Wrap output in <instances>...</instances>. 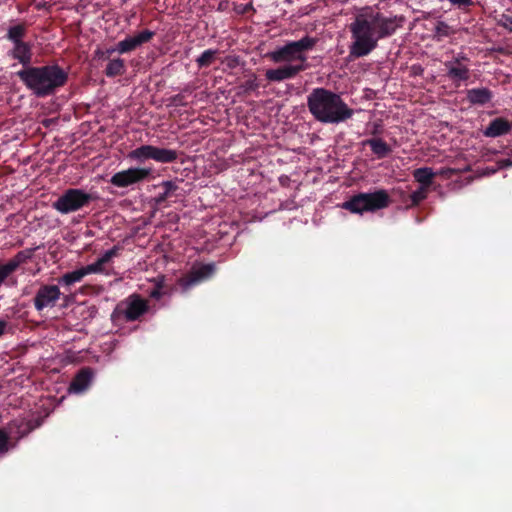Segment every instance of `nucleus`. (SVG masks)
Here are the masks:
<instances>
[{"label":"nucleus","instance_id":"obj_1","mask_svg":"<svg viewBox=\"0 0 512 512\" xmlns=\"http://www.w3.org/2000/svg\"><path fill=\"white\" fill-rule=\"evenodd\" d=\"M404 20L403 16H385L371 7L361 9L349 25L352 39L350 56H367L377 47L379 40L392 36L402 27Z\"/></svg>","mask_w":512,"mask_h":512},{"label":"nucleus","instance_id":"obj_2","mask_svg":"<svg viewBox=\"0 0 512 512\" xmlns=\"http://www.w3.org/2000/svg\"><path fill=\"white\" fill-rule=\"evenodd\" d=\"M17 76L36 97H46L63 87L67 72L59 65L27 66L17 72Z\"/></svg>","mask_w":512,"mask_h":512},{"label":"nucleus","instance_id":"obj_3","mask_svg":"<svg viewBox=\"0 0 512 512\" xmlns=\"http://www.w3.org/2000/svg\"><path fill=\"white\" fill-rule=\"evenodd\" d=\"M312 115L322 123L338 124L353 114L340 95L324 88L314 89L307 99Z\"/></svg>","mask_w":512,"mask_h":512},{"label":"nucleus","instance_id":"obj_4","mask_svg":"<svg viewBox=\"0 0 512 512\" xmlns=\"http://www.w3.org/2000/svg\"><path fill=\"white\" fill-rule=\"evenodd\" d=\"M315 44L314 38L305 36L298 41H288L284 45L278 46L267 56L274 63L307 65L306 53L312 50Z\"/></svg>","mask_w":512,"mask_h":512},{"label":"nucleus","instance_id":"obj_5","mask_svg":"<svg viewBox=\"0 0 512 512\" xmlns=\"http://www.w3.org/2000/svg\"><path fill=\"white\" fill-rule=\"evenodd\" d=\"M391 203L390 195L384 189L371 193L360 192L342 203V208L354 213L375 212L387 208Z\"/></svg>","mask_w":512,"mask_h":512},{"label":"nucleus","instance_id":"obj_6","mask_svg":"<svg viewBox=\"0 0 512 512\" xmlns=\"http://www.w3.org/2000/svg\"><path fill=\"white\" fill-rule=\"evenodd\" d=\"M93 200L90 193L79 188H69L52 203V207L61 214H70L88 206Z\"/></svg>","mask_w":512,"mask_h":512},{"label":"nucleus","instance_id":"obj_7","mask_svg":"<svg viewBox=\"0 0 512 512\" xmlns=\"http://www.w3.org/2000/svg\"><path fill=\"white\" fill-rule=\"evenodd\" d=\"M128 157L137 161L153 159L160 163H172L178 158V153L173 149L160 148L153 145H142L132 150Z\"/></svg>","mask_w":512,"mask_h":512},{"label":"nucleus","instance_id":"obj_8","mask_svg":"<svg viewBox=\"0 0 512 512\" xmlns=\"http://www.w3.org/2000/svg\"><path fill=\"white\" fill-rule=\"evenodd\" d=\"M152 173L151 168L132 167L127 170H122L115 173L110 183L119 188H126L128 186L140 183L149 178Z\"/></svg>","mask_w":512,"mask_h":512},{"label":"nucleus","instance_id":"obj_9","mask_svg":"<svg viewBox=\"0 0 512 512\" xmlns=\"http://www.w3.org/2000/svg\"><path fill=\"white\" fill-rule=\"evenodd\" d=\"M214 271V264H203L197 268H193L189 273L180 277L178 279V285L181 287L182 291L186 292L202 281L210 278Z\"/></svg>","mask_w":512,"mask_h":512},{"label":"nucleus","instance_id":"obj_10","mask_svg":"<svg viewBox=\"0 0 512 512\" xmlns=\"http://www.w3.org/2000/svg\"><path fill=\"white\" fill-rule=\"evenodd\" d=\"M155 33L150 30H143L139 32L136 35L128 36L125 39L119 41L115 47L107 49L108 54L112 53H119V54H125L129 53L131 51H134L141 45L149 42L153 37Z\"/></svg>","mask_w":512,"mask_h":512},{"label":"nucleus","instance_id":"obj_11","mask_svg":"<svg viewBox=\"0 0 512 512\" xmlns=\"http://www.w3.org/2000/svg\"><path fill=\"white\" fill-rule=\"evenodd\" d=\"M469 59L463 53H458L452 60L445 62L448 77L454 82L466 81L470 77Z\"/></svg>","mask_w":512,"mask_h":512},{"label":"nucleus","instance_id":"obj_12","mask_svg":"<svg viewBox=\"0 0 512 512\" xmlns=\"http://www.w3.org/2000/svg\"><path fill=\"white\" fill-rule=\"evenodd\" d=\"M148 308V302L139 295L134 294L129 297L126 308L121 309V306L118 305L113 315L116 313L122 314L126 321L131 322L138 320L148 311Z\"/></svg>","mask_w":512,"mask_h":512},{"label":"nucleus","instance_id":"obj_13","mask_svg":"<svg viewBox=\"0 0 512 512\" xmlns=\"http://www.w3.org/2000/svg\"><path fill=\"white\" fill-rule=\"evenodd\" d=\"M61 295L60 289L56 285H42L34 297V307L37 311L45 308H52L56 305Z\"/></svg>","mask_w":512,"mask_h":512},{"label":"nucleus","instance_id":"obj_14","mask_svg":"<svg viewBox=\"0 0 512 512\" xmlns=\"http://www.w3.org/2000/svg\"><path fill=\"white\" fill-rule=\"evenodd\" d=\"M308 65L285 64L275 69H268L265 77L270 82H281L295 78L300 72L306 70Z\"/></svg>","mask_w":512,"mask_h":512},{"label":"nucleus","instance_id":"obj_15","mask_svg":"<svg viewBox=\"0 0 512 512\" xmlns=\"http://www.w3.org/2000/svg\"><path fill=\"white\" fill-rule=\"evenodd\" d=\"M94 377L93 369L84 367L72 379L69 391L73 393H81L85 391L91 384Z\"/></svg>","mask_w":512,"mask_h":512},{"label":"nucleus","instance_id":"obj_16","mask_svg":"<svg viewBox=\"0 0 512 512\" xmlns=\"http://www.w3.org/2000/svg\"><path fill=\"white\" fill-rule=\"evenodd\" d=\"M466 98L468 102L472 105H486L493 98V93L490 89L486 87L481 88H473L467 90Z\"/></svg>","mask_w":512,"mask_h":512},{"label":"nucleus","instance_id":"obj_17","mask_svg":"<svg viewBox=\"0 0 512 512\" xmlns=\"http://www.w3.org/2000/svg\"><path fill=\"white\" fill-rule=\"evenodd\" d=\"M12 57L18 60L25 67L30 66L29 64L32 58L30 45L25 42L15 43L12 50Z\"/></svg>","mask_w":512,"mask_h":512},{"label":"nucleus","instance_id":"obj_18","mask_svg":"<svg viewBox=\"0 0 512 512\" xmlns=\"http://www.w3.org/2000/svg\"><path fill=\"white\" fill-rule=\"evenodd\" d=\"M427 196L428 188L420 186L417 190L409 194L406 199H403V202L405 203V208L410 209L418 206L422 201H424L427 198Z\"/></svg>","mask_w":512,"mask_h":512},{"label":"nucleus","instance_id":"obj_19","mask_svg":"<svg viewBox=\"0 0 512 512\" xmlns=\"http://www.w3.org/2000/svg\"><path fill=\"white\" fill-rule=\"evenodd\" d=\"M33 256V249L21 250L5 264L15 272L22 264H25Z\"/></svg>","mask_w":512,"mask_h":512},{"label":"nucleus","instance_id":"obj_20","mask_svg":"<svg viewBox=\"0 0 512 512\" xmlns=\"http://www.w3.org/2000/svg\"><path fill=\"white\" fill-rule=\"evenodd\" d=\"M159 186L163 188V192L154 198L156 205H162L178 189L176 182L171 180L163 181Z\"/></svg>","mask_w":512,"mask_h":512},{"label":"nucleus","instance_id":"obj_21","mask_svg":"<svg viewBox=\"0 0 512 512\" xmlns=\"http://www.w3.org/2000/svg\"><path fill=\"white\" fill-rule=\"evenodd\" d=\"M413 176L415 180L420 183V186L429 189L430 185L432 184L433 178L435 177V173L431 168L423 167L414 170Z\"/></svg>","mask_w":512,"mask_h":512},{"label":"nucleus","instance_id":"obj_22","mask_svg":"<svg viewBox=\"0 0 512 512\" xmlns=\"http://www.w3.org/2000/svg\"><path fill=\"white\" fill-rule=\"evenodd\" d=\"M367 144L370 146L372 152L380 159L388 156L391 153L390 146L382 139H370L367 141Z\"/></svg>","mask_w":512,"mask_h":512},{"label":"nucleus","instance_id":"obj_23","mask_svg":"<svg viewBox=\"0 0 512 512\" xmlns=\"http://www.w3.org/2000/svg\"><path fill=\"white\" fill-rule=\"evenodd\" d=\"M125 72V63L121 58H115L108 62L105 74L107 77H115L122 75Z\"/></svg>","mask_w":512,"mask_h":512},{"label":"nucleus","instance_id":"obj_24","mask_svg":"<svg viewBox=\"0 0 512 512\" xmlns=\"http://www.w3.org/2000/svg\"><path fill=\"white\" fill-rule=\"evenodd\" d=\"M85 277L84 271L81 268L71 272H67L59 279V283L66 286H71L76 282H80Z\"/></svg>","mask_w":512,"mask_h":512},{"label":"nucleus","instance_id":"obj_25","mask_svg":"<svg viewBox=\"0 0 512 512\" xmlns=\"http://www.w3.org/2000/svg\"><path fill=\"white\" fill-rule=\"evenodd\" d=\"M218 50L207 49L201 53V55L196 59V63L199 67H208L214 61L215 56L217 55Z\"/></svg>","mask_w":512,"mask_h":512},{"label":"nucleus","instance_id":"obj_26","mask_svg":"<svg viewBox=\"0 0 512 512\" xmlns=\"http://www.w3.org/2000/svg\"><path fill=\"white\" fill-rule=\"evenodd\" d=\"M25 34V28L23 25H15L9 28L8 30V39H10L14 44L22 43V38Z\"/></svg>","mask_w":512,"mask_h":512},{"label":"nucleus","instance_id":"obj_27","mask_svg":"<svg viewBox=\"0 0 512 512\" xmlns=\"http://www.w3.org/2000/svg\"><path fill=\"white\" fill-rule=\"evenodd\" d=\"M14 272L4 263L0 264V286L4 283L7 285H15L16 280L10 278Z\"/></svg>","mask_w":512,"mask_h":512},{"label":"nucleus","instance_id":"obj_28","mask_svg":"<svg viewBox=\"0 0 512 512\" xmlns=\"http://www.w3.org/2000/svg\"><path fill=\"white\" fill-rule=\"evenodd\" d=\"M85 276L89 274L102 273L104 271L103 264L99 258L92 264L82 266Z\"/></svg>","mask_w":512,"mask_h":512},{"label":"nucleus","instance_id":"obj_29","mask_svg":"<svg viewBox=\"0 0 512 512\" xmlns=\"http://www.w3.org/2000/svg\"><path fill=\"white\" fill-rule=\"evenodd\" d=\"M452 29L451 27L443 22V21H439L437 22L436 26H435V34L438 36V37H448L452 34Z\"/></svg>","mask_w":512,"mask_h":512},{"label":"nucleus","instance_id":"obj_30","mask_svg":"<svg viewBox=\"0 0 512 512\" xmlns=\"http://www.w3.org/2000/svg\"><path fill=\"white\" fill-rule=\"evenodd\" d=\"M121 248L119 246H113L110 250H107L100 258V262L103 264V266L107 263H109L112 258L119 255Z\"/></svg>","mask_w":512,"mask_h":512},{"label":"nucleus","instance_id":"obj_31","mask_svg":"<svg viewBox=\"0 0 512 512\" xmlns=\"http://www.w3.org/2000/svg\"><path fill=\"white\" fill-rule=\"evenodd\" d=\"M258 87H259V84H258L256 78H253V79H249V80L245 81L240 86V89L243 92L248 93V92H251V91H255L256 89H258Z\"/></svg>","mask_w":512,"mask_h":512},{"label":"nucleus","instance_id":"obj_32","mask_svg":"<svg viewBox=\"0 0 512 512\" xmlns=\"http://www.w3.org/2000/svg\"><path fill=\"white\" fill-rule=\"evenodd\" d=\"M8 446H9V434L4 430H0V453L7 452Z\"/></svg>","mask_w":512,"mask_h":512},{"label":"nucleus","instance_id":"obj_33","mask_svg":"<svg viewBox=\"0 0 512 512\" xmlns=\"http://www.w3.org/2000/svg\"><path fill=\"white\" fill-rule=\"evenodd\" d=\"M487 128H511L510 123L503 118H495Z\"/></svg>","mask_w":512,"mask_h":512},{"label":"nucleus","instance_id":"obj_34","mask_svg":"<svg viewBox=\"0 0 512 512\" xmlns=\"http://www.w3.org/2000/svg\"><path fill=\"white\" fill-rule=\"evenodd\" d=\"M164 294L163 285L157 284V286L150 292V297L160 299Z\"/></svg>","mask_w":512,"mask_h":512},{"label":"nucleus","instance_id":"obj_35","mask_svg":"<svg viewBox=\"0 0 512 512\" xmlns=\"http://www.w3.org/2000/svg\"><path fill=\"white\" fill-rule=\"evenodd\" d=\"M508 131L509 130H483L486 137H498Z\"/></svg>","mask_w":512,"mask_h":512},{"label":"nucleus","instance_id":"obj_36","mask_svg":"<svg viewBox=\"0 0 512 512\" xmlns=\"http://www.w3.org/2000/svg\"><path fill=\"white\" fill-rule=\"evenodd\" d=\"M184 94H177L175 96L172 97V103L174 105H185L186 102L184 101Z\"/></svg>","mask_w":512,"mask_h":512},{"label":"nucleus","instance_id":"obj_37","mask_svg":"<svg viewBox=\"0 0 512 512\" xmlns=\"http://www.w3.org/2000/svg\"><path fill=\"white\" fill-rule=\"evenodd\" d=\"M452 5L456 6H470L472 4V0H448Z\"/></svg>","mask_w":512,"mask_h":512},{"label":"nucleus","instance_id":"obj_38","mask_svg":"<svg viewBox=\"0 0 512 512\" xmlns=\"http://www.w3.org/2000/svg\"><path fill=\"white\" fill-rule=\"evenodd\" d=\"M56 121L57 119L56 118H45L42 120V124L46 127H49L51 125H56Z\"/></svg>","mask_w":512,"mask_h":512},{"label":"nucleus","instance_id":"obj_39","mask_svg":"<svg viewBox=\"0 0 512 512\" xmlns=\"http://www.w3.org/2000/svg\"><path fill=\"white\" fill-rule=\"evenodd\" d=\"M8 322L4 319H0V337L5 334Z\"/></svg>","mask_w":512,"mask_h":512},{"label":"nucleus","instance_id":"obj_40","mask_svg":"<svg viewBox=\"0 0 512 512\" xmlns=\"http://www.w3.org/2000/svg\"><path fill=\"white\" fill-rule=\"evenodd\" d=\"M503 26L512 30V18L508 16L503 17Z\"/></svg>","mask_w":512,"mask_h":512},{"label":"nucleus","instance_id":"obj_41","mask_svg":"<svg viewBox=\"0 0 512 512\" xmlns=\"http://www.w3.org/2000/svg\"><path fill=\"white\" fill-rule=\"evenodd\" d=\"M105 55L109 56L110 54L107 53V50L106 51H103L101 49H97L95 51V57L99 58V59H102V58H105Z\"/></svg>","mask_w":512,"mask_h":512}]
</instances>
